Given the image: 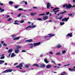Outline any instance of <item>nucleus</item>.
Listing matches in <instances>:
<instances>
[{"mask_svg":"<svg viewBox=\"0 0 75 75\" xmlns=\"http://www.w3.org/2000/svg\"><path fill=\"white\" fill-rule=\"evenodd\" d=\"M11 37H12L13 38H15V37H16V35L14 34L12 35Z\"/></svg>","mask_w":75,"mask_h":75,"instance_id":"obj_30","label":"nucleus"},{"mask_svg":"<svg viewBox=\"0 0 75 75\" xmlns=\"http://www.w3.org/2000/svg\"><path fill=\"white\" fill-rule=\"evenodd\" d=\"M24 63H22L20 64H19V65L17 66L16 67V68H20V67H23V64Z\"/></svg>","mask_w":75,"mask_h":75,"instance_id":"obj_9","label":"nucleus"},{"mask_svg":"<svg viewBox=\"0 0 75 75\" xmlns=\"http://www.w3.org/2000/svg\"><path fill=\"white\" fill-rule=\"evenodd\" d=\"M66 13V11H64V12H62V13H59L60 14H63L64 13Z\"/></svg>","mask_w":75,"mask_h":75,"instance_id":"obj_37","label":"nucleus"},{"mask_svg":"<svg viewBox=\"0 0 75 75\" xmlns=\"http://www.w3.org/2000/svg\"><path fill=\"white\" fill-rule=\"evenodd\" d=\"M4 60H0V64H2L4 63Z\"/></svg>","mask_w":75,"mask_h":75,"instance_id":"obj_27","label":"nucleus"},{"mask_svg":"<svg viewBox=\"0 0 75 75\" xmlns=\"http://www.w3.org/2000/svg\"><path fill=\"white\" fill-rule=\"evenodd\" d=\"M63 7H66V8H70L72 7V5H71V4H69L68 5L67 4H65L63 5Z\"/></svg>","mask_w":75,"mask_h":75,"instance_id":"obj_3","label":"nucleus"},{"mask_svg":"<svg viewBox=\"0 0 75 75\" xmlns=\"http://www.w3.org/2000/svg\"><path fill=\"white\" fill-rule=\"evenodd\" d=\"M55 34H51V33L49 34L48 35L49 36V37L51 38L52 37H54V36H55Z\"/></svg>","mask_w":75,"mask_h":75,"instance_id":"obj_13","label":"nucleus"},{"mask_svg":"<svg viewBox=\"0 0 75 75\" xmlns=\"http://www.w3.org/2000/svg\"><path fill=\"white\" fill-rule=\"evenodd\" d=\"M65 24V23L64 22H60V25H64Z\"/></svg>","mask_w":75,"mask_h":75,"instance_id":"obj_25","label":"nucleus"},{"mask_svg":"<svg viewBox=\"0 0 75 75\" xmlns=\"http://www.w3.org/2000/svg\"><path fill=\"white\" fill-rule=\"evenodd\" d=\"M4 46H7V44L6 43H4Z\"/></svg>","mask_w":75,"mask_h":75,"instance_id":"obj_52","label":"nucleus"},{"mask_svg":"<svg viewBox=\"0 0 75 75\" xmlns=\"http://www.w3.org/2000/svg\"><path fill=\"white\" fill-rule=\"evenodd\" d=\"M33 39H29L25 41V42H31L33 41Z\"/></svg>","mask_w":75,"mask_h":75,"instance_id":"obj_14","label":"nucleus"},{"mask_svg":"<svg viewBox=\"0 0 75 75\" xmlns=\"http://www.w3.org/2000/svg\"><path fill=\"white\" fill-rule=\"evenodd\" d=\"M4 54H2L1 55V57H3V56H4Z\"/></svg>","mask_w":75,"mask_h":75,"instance_id":"obj_63","label":"nucleus"},{"mask_svg":"<svg viewBox=\"0 0 75 75\" xmlns=\"http://www.w3.org/2000/svg\"><path fill=\"white\" fill-rule=\"evenodd\" d=\"M1 44H3V43H4V41H2L1 42Z\"/></svg>","mask_w":75,"mask_h":75,"instance_id":"obj_53","label":"nucleus"},{"mask_svg":"<svg viewBox=\"0 0 75 75\" xmlns=\"http://www.w3.org/2000/svg\"><path fill=\"white\" fill-rule=\"evenodd\" d=\"M16 47H17L16 48V49H20V48H21V47L19 46H16Z\"/></svg>","mask_w":75,"mask_h":75,"instance_id":"obj_33","label":"nucleus"},{"mask_svg":"<svg viewBox=\"0 0 75 75\" xmlns=\"http://www.w3.org/2000/svg\"><path fill=\"white\" fill-rule=\"evenodd\" d=\"M4 9H1L0 11V13H3V12H4Z\"/></svg>","mask_w":75,"mask_h":75,"instance_id":"obj_35","label":"nucleus"},{"mask_svg":"<svg viewBox=\"0 0 75 75\" xmlns=\"http://www.w3.org/2000/svg\"><path fill=\"white\" fill-rule=\"evenodd\" d=\"M43 38L45 39L47 41V40H49L50 39V37L48 35V36H45L43 37Z\"/></svg>","mask_w":75,"mask_h":75,"instance_id":"obj_7","label":"nucleus"},{"mask_svg":"<svg viewBox=\"0 0 75 75\" xmlns=\"http://www.w3.org/2000/svg\"><path fill=\"white\" fill-rule=\"evenodd\" d=\"M47 7L48 9L50 8V7H51V4L50 3H48L47 4Z\"/></svg>","mask_w":75,"mask_h":75,"instance_id":"obj_10","label":"nucleus"},{"mask_svg":"<svg viewBox=\"0 0 75 75\" xmlns=\"http://www.w3.org/2000/svg\"><path fill=\"white\" fill-rule=\"evenodd\" d=\"M31 25H30L29 26L26 28L25 29H24V30H30V29H29L28 28H35V27H37L36 25H34V23H32L31 24Z\"/></svg>","mask_w":75,"mask_h":75,"instance_id":"obj_2","label":"nucleus"},{"mask_svg":"<svg viewBox=\"0 0 75 75\" xmlns=\"http://www.w3.org/2000/svg\"><path fill=\"white\" fill-rule=\"evenodd\" d=\"M13 4V2L12 1H10L9 2V4Z\"/></svg>","mask_w":75,"mask_h":75,"instance_id":"obj_32","label":"nucleus"},{"mask_svg":"<svg viewBox=\"0 0 75 75\" xmlns=\"http://www.w3.org/2000/svg\"><path fill=\"white\" fill-rule=\"evenodd\" d=\"M66 53V51L64 50L62 51V54H65Z\"/></svg>","mask_w":75,"mask_h":75,"instance_id":"obj_34","label":"nucleus"},{"mask_svg":"<svg viewBox=\"0 0 75 75\" xmlns=\"http://www.w3.org/2000/svg\"><path fill=\"white\" fill-rule=\"evenodd\" d=\"M21 14H20L18 15V17H19L21 16Z\"/></svg>","mask_w":75,"mask_h":75,"instance_id":"obj_49","label":"nucleus"},{"mask_svg":"<svg viewBox=\"0 0 75 75\" xmlns=\"http://www.w3.org/2000/svg\"><path fill=\"white\" fill-rule=\"evenodd\" d=\"M37 20H38V21H42V19L41 18H38V19H37Z\"/></svg>","mask_w":75,"mask_h":75,"instance_id":"obj_39","label":"nucleus"},{"mask_svg":"<svg viewBox=\"0 0 75 75\" xmlns=\"http://www.w3.org/2000/svg\"><path fill=\"white\" fill-rule=\"evenodd\" d=\"M22 73H24V72H25V71H22Z\"/></svg>","mask_w":75,"mask_h":75,"instance_id":"obj_56","label":"nucleus"},{"mask_svg":"<svg viewBox=\"0 0 75 75\" xmlns=\"http://www.w3.org/2000/svg\"><path fill=\"white\" fill-rule=\"evenodd\" d=\"M68 16H72V14H68Z\"/></svg>","mask_w":75,"mask_h":75,"instance_id":"obj_55","label":"nucleus"},{"mask_svg":"<svg viewBox=\"0 0 75 75\" xmlns=\"http://www.w3.org/2000/svg\"><path fill=\"white\" fill-rule=\"evenodd\" d=\"M30 65V64H28L26 65H25V66L26 67V68H28V67Z\"/></svg>","mask_w":75,"mask_h":75,"instance_id":"obj_29","label":"nucleus"},{"mask_svg":"<svg viewBox=\"0 0 75 75\" xmlns=\"http://www.w3.org/2000/svg\"><path fill=\"white\" fill-rule=\"evenodd\" d=\"M0 5H1V6H3V4L1 3V2L0 1Z\"/></svg>","mask_w":75,"mask_h":75,"instance_id":"obj_54","label":"nucleus"},{"mask_svg":"<svg viewBox=\"0 0 75 75\" xmlns=\"http://www.w3.org/2000/svg\"><path fill=\"white\" fill-rule=\"evenodd\" d=\"M39 65V67L41 68H44L45 67V65L42 63H40Z\"/></svg>","mask_w":75,"mask_h":75,"instance_id":"obj_5","label":"nucleus"},{"mask_svg":"<svg viewBox=\"0 0 75 75\" xmlns=\"http://www.w3.org/2000/svg\"><path fill=\"white\" fill-rule=\"evenodd\" d=\"M73 3H75V0H73Z\"/></svg>","mask_w":75,"mask_h":75,"instance_id":"obj_64","label":"nucleus"},{"mask_svg":"<svg viewBox=\"0 0 75 75\" xmlns=\"http://www.w3.org/2000/svg\"><path fill=\"white\" fill-rule=\"evenodd\" d=\"M18 63H15V64H14L13 65H14V66H16V65H18Z\"/></svg>","mask_w":75,"mask_h":75,"instance_id":"obj_47","label":"nucleus"},{"mask_svg":"<svg viewBox=\"0 0 75 75\" xmlns=\"http://www.w3.org/2000/svg\"><path fill=\"white\" fill-rule=\"evenodd\" d=\"M5 58V56H1V57H0V59H4V58Z\"/></svg>","mask_w":75,"mask_h":75,"instance_id":"obj_36","label":"nucleus"},{"mask_svg":"<svg viewBox=\"0 0 75 75\" xmlns=\"http://www.w3.org/2000/svg\"><path fill=\"white\" fill-rule=\"evenodd\" d=\"M49 54H53V52H49Z\"/></svg>","mask_w":75,"mask_h":75,"instance_id":"obj_43","label":"nucleus"},{"mask_svg":"<svg viewBox=\"0 0 75 75\" xmlns=\"http://www.w3.org/2000/svg\"><path fill=\"white\" fill-rule=\"evenodd\" d=\"M20 37H18L16 38H14V39H13V40H19L20 38Z\"/></svg>","mask_w":75,"mask_h":75,"instance_id":"obj_18","label":"nucleus"},{"mask_svg":"<svg viewBox=\"0 0 75 75\" xmlns=\"http://www.w3.org/2000/svg\"><path fill=\"white\" fill-rule=\"evenodd\" d=\"M25 5H27V4H28V3H27V2L25 1Z\"/></svg>","mask_w":75,"mask_h":75,"instance_id":"obj_45","label":"nucleus"},{"mask_svg":"<svg viewBox=\"0 0 75 75\" xmlns=\"http://www.w3.org/2000/svg\"><path fill=\"white\" fill-rule=\"evenodd\" d=\"M13 70L11 69H8L2 72V73L3 74L4 73H8V72H12Z\"/></svg>","mask_w":75,"mask_h":75,"instance_id":"obj_4","label":"nucleus"},{"mask_svg":"<svg viewBox=\"0 0 75 75\" xmlns=\"http://www.w3.org/2000/svg\"><path fill=\"white\" fill-rule=\"evenodd\" d=\"M10 17V16L7 15V18H8V17Z\"/></svg>","mask_w":75,"mask_h":75,"instance_id":"obj_61","label":"nucleus"},{"mask_svg":"<svg viewBox=\"0 0 75 75\" xmlns=\"http://www.w3.org/2000/svg\"><path fill=\"white\" fill-rule=\"evenodd\" d=\"M67 37H72V33H68L66 35Z\"/></svg>","mask_w":75,"mask_h":75,"instance_id":"obj_8","label":"nucleus"},{"mask_svg":"<svg viewBox=\"0 0 75 75\" xmlns=\"http://www.w3.org/2000/svg\"><path fill=\"white\" fill-rule=\"evenodd\" d=\"M58 9H59V8H56L53 10V11H54V13H55L54 14H57V12H59V10H57L55 11L56 10H58Z\"/></svg>","mask_w":75,"mask_h":75,"instance_id":"obj_6","label":"nucleus"},{"mask_svg":"<svg viewBox=\"0 0 75 75\" xmlns=\"http://www.w3.org/2000/svg\"><path fill=\"white\" fill-rule=\"evenodd\" d=\"M21 52H26V51L25 50H22Z\"/></svg>","mask_w":75,"mask_h":75,"instance_id":"obj_44","label":"nucleus"},{"mask_svg":"<svg viewBox=\"0 0 75 75\" xmlns=\"http://www.w3.org/2000/svg\"><path fill=\"white\" fill-rule=\"evenodd\" d=\"M68 65H70V64H67V65H64V67H67V66H68Z\"/></svg>","mask_w":75,"mask_h":75,"instance_id":"obj_50","label":"nucleus"},{"mask_svg":"<svg viewBox=\"0 0 75 75\" xmlns=\"http://www.w3.org/2000/svg\"><path fill=\"white\" fill-rule=\"evenodd\" d=\"M37 14V13H30V14L31 16H33L34 15H35Z\"/></svg>","mask_w":75,"mask_h":75,"instance_id":"obj_20","label":"nucleus"},{"mask_svg":"<svg viewBox=\"0 0 75 75\" xmlns=\"http://www.w3.org/2000/svg\"><path fill=\"white\" fill-rule=\"evenodd\" d=\"M44 15H45V13H43V14H40V15H39V16H44Z\"/></svg>","mask_w":75,"mask_h":75,"instance_id":"obj_48","label":"nucleus"},{"mask_svg":"<svg viewBox=\"0 0 75 75\" xmlns=\"http://www.w3.org/2000/svg\"><path fill=\"white\" fill-rule=\"evenodd\" d=\"M44 61L46 63V64H48V62H49V61H48V60H47V59H45L44 60Z\"/></svg>","mask_w":75,"mask_h":75,"instance_id":"obj_28","label":"nucleus"},{"mask_svg":"<svg viewBox=\"0 0 75 75\" xmlns=\"http://www.w3.org/2000/svg\"><path fill=\"white\" fill-rule=\"evenodd\" d=\"M33 66H36V67H40V65L37 64H34L33 65Z\"/></svg>","mask_w":75,"mask_h":75,"instance_id":"obj_22","label":"nucleus"},{"mask_svg":"<svg viewBox=\"0 0 75 75\" xmlns=\"http://www.w3.org/2000/svg\"><path fill=\"white\" fill-rule=\"evenodd\" d=\"M41 43L40 42H38L37 43H34L33 44V43H30L28 45L29 46H30L29 48H32L34 47V46L35 47H37V46H38Z\"/></svg>","mask_w":75,"mask_h":75,"instance_id":"obj_1","label":"nucleus"},{"mask_svg":"<svg viewBox=\"0 0 75 75\" xmlns=\"http://www.w3.org/2000/svg\"><path fill=\"white\" fill-rule=\"evenodd\" d=\"M69 70L70 71H71V72L75 71V69L74 68H73L72 69H71V68H69Z\"/></svg>","mask_w":75,"mask_h":75,"instance_id":"obj_17","label":"nucleus"},{"mask_svg":"<svg viewBox=\"0 0 75 75\" xmlns=\"http://www.w3.org/2000/svg\"><path fill=\"white\" fill-rule=\"evenodd\" d=\"M18 20H15V23H16V22H18Z\"/></svg>","mask_w":75,"mask_h":75,"instance_id":"obj_58","label":"nucleus"},{"mask_svg":"<svg viewBox=\"0 0 75 75\" xmlns=\"http://www.w3.org/2000/svg\"><path fill=\"white\" fill-rule=\"evenodd\" d=\"M20 11H21V10H23V9L21 8H19L18 9Z\"/></svg>","mask_w":75,"mask_h":75,"instance_id":"obj_46","label":"nucleus"},{"mask_svg":"<svg viewBox=\"0 0 75 75\" xmlns=\"http://www.w3.org/2000/svg\"><path fill=\"white\" fill-rule=\"evenodd\" d=\"M13 51V49H10L8 50V53H10Z\"/></svg>","mask_w":75,"mask_h":75,"instance_id":"obj_23","label":"nucleus"},{"mask_svg":"<svg viewBox=\"0 0 75 75\" xmlns=\"http://www.w3.org/2000/svg\"><path fill=\"white\" fill-rule=\"evenodd\" d=\"M12 20V18H9L8 20H7L8 21H11V20Z\"/></svg>","mask_w":75,"mask_h":75,"instance_id":"obj_42","label":"nucleus"},{"mask_svg":"<svg viewBox=\"0 0 75 75\" xmlns=\"http://www.w3.org/2000/svg\"><path fill=\"white\" fill-rule=\"evenodd\" d=\"M14 7L15 8H17L18 7V5H16L14 6Z\"/></svg>","mask_w":75,"mask_h":75,"instance_id":"obj_41","label":"nucleus"},{"mask_svg":"<svg viewBox=\"0 0 75 75\" xmlns=\"http://www.w3.org/2000/svg\"><path fill=\"white\" fill-rule=\"evenodd\" d=\"M21 17H24V18H26V16H21Z\"/></svg>","mask_w":75,"mask_h":75,"instance_id":"obj_57","label":"nucleus"},{"mask_svg":"<svg viewBox=\"0 0 75 75\" xmlns=\"http://www.w3.org/2000/svg\"><path fill=\"white\" fill-rule=\"evenodd\" d=\"M58 65L59 66H61V64H58Z\"/></svg>","mask_w":75,"mask_h":75,"instance_id":"obj_62","label":"nucleus"},{"mask_svg":"<svg viewBox=\"0 0 75 75\" xmlns=\"http://www.w3.org/2000/svg\"><path fill=\"white\" fill-rule=\"evenodd\" d=\"M13 24H15V25H19V24L17 22H15L13 23Z\"/></svg>","mask_w":75,"mask_h":75,"instance_id":"obj_38","label":"nucleus"},{"mask_svg":"<svg viewBox=\"0 0 75 75\" xmlns=\"http://www.w3.org/2000/svg\"><path fill=\"white\" fill-rule=\"evenodd\" d=\"M50 14V12H48L46 13V15H48V14Z\"/></svg>","mask_w":75,"mask_h":75,"instance_id":"obj_51","label":"nucleus"},{"mask_svg":"<svg viewBox=\"0 0 75 75\" xmlns=\"http://www.w3.org/2000/svg\"><path fill=\"white\" fill-rule=\"evenodd\" d=\"M15 56H16V54H14V53H13L11 54V57L12 58L13 57H15Z\"/></svg>","mask_w":75,"mask_h":75,"instance_id":"obj_21","label":"nucleus"},{"mask_svg":"<svg viewBox=\"0 0 75 75\" xmlns=\"http://www.w3.org/2000/svg\"><path fill=\"white\" fill-rule=\"evenodd\" d=\"M62 47L61 45V44H59L56 46V47L58 48H61Z\"/></svg>","mask_w":75,"mask_h":75,"instance_id":"obj_16","label":"nucleus"},{"mask_svg":"<svg viewBox=\"0 0 75 75\" xmlns=\"http://www.w3.org/2000/svg\"><path fill=\"white\" fill-rule=\"evenodd\" d=\"M48 18V17L47 16H45L43 17V20H46Z\"/></svg>","mask_w":75,"mask_h":75,"instance_id":"obj_15","label":"nucleus"},{"mask_svg":"<svg viewBox=\"0 0 75 75\" xmlns=\"http://www.w3.org/2000/svg\"><path fill=\"white\" fill-rule=\"evenodd\" d=\"M22 2L23 3H25V1H24V0H23V1H22Z\"/></svg>","mask_w":75,"mask_h":75,"instance_id":"obj_60","label":"nucleus"},{"mask_svg":"<svg viewBox=\"0 0 75 75\" xmlns=\"http://www.w3.org/2000/svg\"><path fill=\"white\" fill-rule=\"evenodd\" d=\"M66 75L65 73V72H63L61 73L60 75L59 74V75Z\"/></svg>","mask_w":75,"mask_h":75,"instance_id":"obj_31","label":"nucleus"},{"mask_svg":"<svg viewBox=\"0 0 75 75\" xmlns=\"http://www.w3.org/2000/svg\"><path fill=\"white\" fill-rule=\"evenodd\" d=\"M63 16H60V17L58 18H57V19H59V20H62V18Z\"/></svg>","mask_w":75,"mask_h":75,"instance_id":"obj_26","label":"nucleus"},{"mask_svg":"<svg viewBox=\"0 0 75 75\" xmlns=\"http://www.w3.org/2000/svg\"><path fill=\"white\" fill-rule=\"evenodd\" d=\"M15 53H18L19 52V49H16L15 50Z\"/></svg>","mask_w":75,"mask_h":75,"instance_id":"obj_19","label":"nucleus"},{"mask_svg":"<svg viewBox=\"0 0 75 75\" xmlns=\"http://www.w3.org/2000/svg\"><path fill=\"white\" fill-rule=\"evenodd\" d=\"M69 17H68L67 18H64V19H62V21H68V20H69Z\"/></svg>","mask_w":75,"mask_h":75,"instance_id":"obj_11","label":"nucleus"},{"mask_svg":"<svg viewBox=\"0 0 75 75\" xmlns=\"http://www.w3.org/2000/svg\"><path fill=\"white\" fill-rule=\"evenodd\" d=\"M51 67H52V65L50 64L47 65L46 67V68L47 69H49V68H51Z\"/></svg>","mask_w":75,"mask_h":75,"instance_id":"obj_12","label":"nucleus"},{"mask_svg":"<svg viewBox=\"0 0 75 75\" xmlns=\"http://www.w3.org/2000/svg\"><path fill=\"white\" fill-rule=\"evenodd\" d=\"M2 46L1 44H0V48H1V47Z\"/></svg>","mask_w":75,"mask_h":75,"instance_id":"obj_59","label":"nucleus"},{"mask_svg":"<svg viewBox=\"0 0 75 75\" xmlns=\"http://www.w3.org/2000/svg\"><path fill=\"white\" fill-rule=\"evenodd\" d=\"M61 54L60 52H59L56 53V55L57 56V55H61Z\"/></svg>","mask_w":75,"mask_h":75,"instance_id":"obj_24","label":"nucleus"},{"mask_svg":"<svg viewBox=\"0 0 75 75\" xmlns=\"http://www.w3.org/2000/svg\"><path fill=\"white\" fill-rule=\"evenodd\" d=\"M24 20H23L21 21L20 22V23H24Z\"/></svg>","mask_w":75,"mask_h":75,"instance_id":"obj_40","label":"nucleus"}]
</instances>
